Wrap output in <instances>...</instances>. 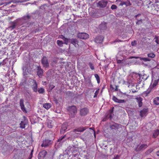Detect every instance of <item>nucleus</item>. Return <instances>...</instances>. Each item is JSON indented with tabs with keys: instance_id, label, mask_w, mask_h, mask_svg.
<instances>
[{
	"instance_id": "1",
	"label": "nucleus",
	"mask_w": 159,
	"mask_h": 159,
	"mask_svg": "<svg viewBox=\"0 0 159 159\" xmlns=\"http://www.w3.org/2000/svg\"><path fill=\"white\" fill-rule=\"evenodd\" d=\"M41 63L43 67L48 68L49 66V64L47 58L44 57L41 60Z\"/></svg>"
},
{
	"instance_id": "2",
	"label": "nucleus",
	"mask_w": 159,
	"mask_h": 159,
	"mask_svg": "<svg viewBox=\"0 0 159 159\" xmlns=\"http://www.w3.org/2000/svg\"><path fill=\"white\" fill-rule=\"evenodd\" d=\"M77 37L81 39H86L89 38V35L86 33H80L78 34Z\"/></svg>"
},
{
	"instance_id": "3",
	"label": "nucleus",
	"mask_w": 159,
	"mask_h": 159,
	"mask_svg": "<svg viewBox=\"0 0 159 159\" xmlns=\"http://www.w3.org/2000/svg\"><path fill=\"white\" fill-rule=\"evenodd\" d=\"M152 11H155L159 12V2H157L154 4H152L151 6Z\"/></svg>"
},
{
	"instance_id": "4",
	"label": "nucleus",
	"mask_w": 159,
	"mask_h": 159,
	"mask_svg": "<svg viewBox=\"0 0 159 159\" xmlns=\"http://www.w3.org/2000/svg\"><path fill=\"white\" fill-rule=\"evenodd\" d=\"M89 112V110L87 108H84L80 109V114L81 116H84L87 115Z\"/></svg>"
},
{
	"instance_id": "5",
	"label": "nucleus",
	"mask_w": 159,
	"mask_h": 159,
	"mask_svg": "<svg viewBox=\"0 0 159 159\" xmlns=\"http://www.w3.org/2000/svg\"><path fill=\"white\" fill-rule=\"evenodd\" d=\"M52 143V141L48 139H46L43 140V143L41 145L42 147H46L49 146Z\"/></svg>"
},
{
	"instance_id": "6",
	"label": "nucleus",
	"mask_w": 159,
	"mask_h": 159,
	"mask_svg": "<svg viewBox=\"0 0 159 159\" xmlns=\"http://www.w3.org/2000/svg\"><path fill=\"white\" fill-rule=\"evenodd\" d=\"M107 3V0H102L98 2V5L100 7H104L106 6Z\"/></svg>"
},
{
	"instance_id": "7",
	"label": "nucleus",
	"mask_w": 159,
	"mask_h": 159,
	"mask_svg": "<svg viewBox=\"0 0 159 159\" xmlns=\"http://www.w3.org/2000/svg\"><path fill=\"white\" fill-rule=\"evenodd\" d=\"M113 111L112 110H110L108 111L107 114L105 115V117L103 119V121H106L107 118L111 119L112 117V114H113Z\"/></svg>"
},
{
	"instance_id": "8",
	"label": "nucleus",
	"mask_w": 159,
	"mask_h": 159,
	"mask_svg": "<svg viewBox=\"0 0 159 159\" xmlns=\"http://www.w3.org/2000/svg\"><path fill=\"white\" fill-rule=\"evenodd\" d=\"M148 146V145L146 144L139 145L136 148V150L138 151L143 150L145 149Z\"/></svg>"
},
{
	"instance_id": "9",
	"label": "nucleus",
	"mask_w": 159,
	"mask_h": 159,
	"mask_svg": "<svg viewBox=\"0 0 159 159\" xmlns=\"http://www.w3.org/2000/svg\"><path fill=\"white\" fill-rule=\"evenodd\" d=\"M33 84L32 85V88L33 91L36 92L37 91L38 85L35 80H33L32 81Z\"/></svg>"
},
{
	"instance_id": "10",
	"label": "nucleus",
	"mask_w": 159,
	"mask_h": 159,
	"mask_svg": "<svg viewBox=\"0 0 159 159\" xmlns=\"http://www.w3.org/2000/svg\"><path fill=\"white\" fill-rule=\"evenodd\" d=\"M67 124L65 123L63 124L60 130V133L61 134H64L67 129Z\"/></svg>"
},
{
	"instance_id": "11",
	"label": "nucleus",
	"mask_w": 159,
	"mask_h": 159,
	"mask_svg": "<svg viewBox=\"0 0 159 159\" xmlns=\"http://www.w3.org/2000/svg\"><path fill=\"white\" fill-rule=\"evenodd\" d=\"M69 110L70 113H76L77 112V108L75 106H73L69 107Z\"/></svg>"
},
{
	"instance_id": "12",
	"label": "nucleus",
	"mask_w": 159,
	"mask_h": 159,
	"mask_svg": "<svg viewBox=\"0 0 159 159\" xmlns=\"http://www.w3.org/2000/svg\"><path fill=\"white\" fill-rule=\"evenodd\" d=\"M20 105L21 107V110L25 112H27L26 110L24 104V100L23 99H20Z\"/></svg>"
},
{
	"instance_id": "13",
	"label": "nucleus",
	"mask_w": 159,
	"mask_h": 159,
	"mask_svg": "<svg viewBox=\"0 0 159 159\" xmlns=\"http://www.w3.org/2000/svg\"><path fill=\"white\" fill-rule=\"evenodd\" d=\"M121 127V125L115 123L110 126V128L112 129L116 130L119 129Z\"/></svg>"
},
{
	"instance_id": "14",
	"label": "nucleus",
	"mask_w": 159,
	"mask_h": 159,
	"mask_svg": "<svg viewBox=\"0 0 159 159\" xmlns=\"http://www.w3.org/2000/svg\"><path fill=\"white\" fill-rule=\"evenodd\" d=\"M37 75L39 77H41L43 73V70L40 66H38L37 68Z\"/></svg>"
},
{
	"instance_id": "15",
	"label": "nucleus",
	"mask_w": 159,
	"mask_h": 159,
	"mask_svg": "<svg viewBox=\"0 0 159 159\" xmlns=\"http://www.w3.org/2000/svg\"><path fill=\"white\" fill-rule=\"evenodd\" d=\"M103 39L102 36H97L95 39V42L97 43H101L102 42Z\"/></svg>"
},
{
	"instance_id": "16",
	"label": "nucleus",
	"mask_w": 159,
	"mask_h": 159,
	"mask_svg": "<svg viewBox=\"0 0 159 159\" xmlns=\"http://www.w3.org/2000/svg\"><path fill=\"white\" fill-rule=\"evenodd\" d=\"M86 129V128L85 127H80L77 129H73V131L74 132H83Z\"/></svg>"
},
{
	"instance_id": "17",
	"label": "nucleus",
	"mask_w": 159,
	"mask_h": 159,
	"mask_svg": "<svg viewBox=\"0 0 159 159\" xmlns=\"http://www.w3.org/2000/svg\"><path fill=\"white\" fill-rule=\"evenodd\" d=\"M113 99L115 102L118 103H122L126 102L125 100L118 99L115 96L113 97Z\"/></svg>"
},
{
	"instance_id": "18",
	"label": "nucleus",
	"mask_w": 159,
	"mask_h": 159,
	"mask_svg": "<svg viewBox=\"0 0 159 159\" xmlns=\"http://www.w3.org/2000/svg\"><path fill=\"white\" fill-rule=\"evenodd\" d=\"M141 14H139L135 16V17L136 18V19L138 20L136 22V24L137 25H139L142 23V19H139L138 18V17L141 16Z\"/></svg>"
},
{
	"instance_id": "19",
	"label": "nucleus",
	"mask_w": 159,
	"mask_h": 159,
	"mask_svg": "<svg viewBox=\"0 0 159 159\" xmlns=\"http://www.w3.org/2000/svg\"><path fill=\"white\" fill-rule=\"evenodd\" d=\"M71 43L75 46V47L79 46L78 41L76 39H72L71 40Z\"/></svg>"
},
{
	"instance_id": "20",
	"label": "nucleus",
	"mask_w": 159,
	"mask_h": 159,
	"mask_svg": "<svg viewBox=\"0 0 159 159\" xmlns=\"http://www.w3.org/2000/svg\"><path fill=\"white\" fill-rule=\"evenodd\" d=\"M137 102H138L139 106V107H142V98L141 97H137L135 98Z\"/></svg>"
},
{
	"instance_id": "21",
	"label": "nucleus",
	"mask_w": 159,
	"mask_h": 159,
	"mask_svg": "<svg viewBox=\"0 0 159 159\" xmlns=\"http://www.w3.org/2000/svg\"><path fill=\"white\" fill-rule=\"evenodd\" d=\"M27 120H24V121H21L20 124V127L21 128H25V125L27 124Z\"/></svg>"
},
{
	"instance_id": "22",
	"label": "nucleus",
	"mask_w": 159,
	"mask_h": 159,
	"mask_svg": "<svg viewBox=\"0 0 159 159\" xmlns=\"http://www.w3.org/2000/svg\"><path fill=\"white\" fill-rule=\"evenodd\" d=\"M148 110L147 109H144L140 111V116L141 117H143L146 116Z\"/></svg>"
},
{
	"instance_id": "23",
	"label": "nucleus",
	"mask_w": 159,
	"mask_h": 159,
	"mask_svg": "<svg viewBox=\"0 0 159 159\" xmlns=\"http://www.w3.org/2000/svg\"><path fill=\"white\" fill-rule=\"evenodd\" d=\"M17 24V22L16 21H14L13 22H11V26H10L9 28H11L12 29H15L16 26Z\"/></svg>"
},
{
	"instance_id": "24",
	"label": "nucleus",
	"mask_w": 159,
	"mask_h": 159,
	"mask_svg": "<svg viewBox=\"0 0 159 159\" xmlns=\"http://www.w3.org/2000/svg\"><path fill=\"white\" fill-rule=\"evenodd\" d=\"M51 104L49 103H44L43 104V107L47 110L51 108Z\"/></svg>"
},
{
	"instance_id": "25",
	"label": "nucleus",
	"mask_w": 159,
	"mask_h": 159,
	"mask_svg": "<svg viewBox=\"0 0 159 159\" xmlns=\"http://www.w3.org/2000/svg\"><path fill=\"white\" fill-rule=\"evenodd\" d=\"M47 152L44 150L40 152L39 155V156L42 157H44L47 154Z\"/></svg>"
},
{
	"instance_id": "26",
	"label": "nucleus",
	"mask_w": 159,
	"mask_h": 159,
	"mask_svg": "<svg viewBox=\"0 0 159 159\" xmlns=\"http://www.w3.org/2000/svg\"><path fill=\"white\" fill-rule=\"evenodd\" d=\"M152 88H151V87L149 86V88L148 89L147 91H145L144 93V94H145L146 96H147L148 94H149L150 92L152 91Z\"/></svg>"
},
{
	"instance_id": "27",
	"label": "nucleus",
	"mask_w": 159,
	"mask_h": 159,
	"mask_svg": "<svg viewBox=\"0 0 159 159\" xmlns=\"http://www.w3.org/2000/svg\"><path fill=\"white\" fill-rule=\"evenodd\" d=\"M100 28L102 30H105L107 28L106 23L105 22L102 23L99 25Z\"/></svg>"
},
{
	"instance_id": "28",
	"label": "nucleus",
	"mask_w": 159,
	"mask_h": 159,
	"mask_svg": "<svg viewBox=\"0 0 159 159\" xmlns=\"http://www.w3.org/2000/svg\"><path fill=\"white\" fill-rule=\"evenodd\" d=\"M154 103L156 105H159V97H157L153 99Z\"/></svg>"
},
{
	"instance_id": "29",
	"label": "nucleus",
	"mask_w": 159,
	"mask_h": 159,
	"mask_svg": "<svg viewBox=\"0 0 159 159\" xmlns=\"http://www.w3.org/2000/svg\"><path fill=\"white\" fill-rule=\"evenodd\" d=\"M159 134V130H156L154 131L153 133V136L154 138H156Z\"/></svg>"
},
{
	"instance_id": "30",
	"label": "nucleus",
	"mask_w": 159,
	"mask_h": 159,
	"mask_svg": "<svg viewBox=\"0 0 159 159\" xmlns=\"http://www.w3.org/2000/svg\"><path fill=\"white\" fill-rule=\"evenodd\" d=\"M158 83V79H157V80H155L152 84V85H151L150 86L151 87L152 89L154 88L156 86V85Z\"/></svg>"
},
{
	"instance_id": "31",
	"label": "nucleus",
	"mask_w": 159,
	"mask_h": 159,
	"mask_svg": "<svg viewBox=\"0 0 159 159\" xmlns=\"http://www.w3.org/2000/svg\"><path fill=\"white\" fill-rule=\"evenodd\" d=\"M133 58H139L141 60H143L144 61H149L150 60L147 58H142L141 57H133Z\"/></svg>"
},
{
	"instance_id": "32",
	"label": "nucleus",
	"mask_w": 159,
	"mask_h": 159,
	"mask_svg": "<svg viewBox=\"0 0 159 159\" xmlns=\"http://www.w3.org/2000/svg\"><path fill=\"white\" fill-rule=\"evenodd\" d=\"M57 43L60 47H62L64 43L62 41L60 40H57Z\"/></svg>"
},
{
	"instance_id": "33",
	"label": "nucleus",
	"mask_w": 159,
	"mask_h": 159,
	"mask_svg": "<svg viewBox=\"0 0 159 159\" xmlns=\"http://www.w3.org/2000/svg\"><path fill=\"white\" fill-rule=\"evenodd\" d=\"M117 63H122L123 66H125L126 65V62H125V60H117Z\"/></svg>"
},
{
	"instance_id": "34",
	"label": "nucleus",
	"mask_w": 159,
	"mask_h": 159,
	"mask_svg": "<svg viewBox=\"0 0 159 159\" xmlns=\"http://www.w3.org/2000/svg\"><path fill=\"white\" fill-rule=\"evenodd\" d=\"M65 137H66V135H64V136H61L58 140V142H64V141H66V139L63 140H62L64 138H65Z\"/></svg>"
},
{
	"instance_id": "35",
	"label": "nucleus",
	"mask_w": 159,
	"mask_h": 159,
	"mask_svg": "<svg viewBox=\"0 0 159 159\" xmlns=\"http://www.w3.org/2000/svg\"><path fill=\"white\" fill-rule=\"evenodd\" d=\"M52 122L51 121H49L48 122V126L50 128H52L54 125Z\"/></svg>"
},
{
	"instance_id": "36",
	"label": "nucleus",
	"mask_w": 159,
	"mask_h": 159,
	"mask_svg": "<svg viewBox=\"0 0 159 159\" xmlns=\"http://www.w3.org/2000/svg\"><path fill=\"white\" fill-rule=\"evenodd\" d=\"M148 56L151 58H153L155 57V55L153 53H151L148 54Z\"/></svg>"
},
{
	"instance_id": "37",
	"label": "nucleus",
	"mask_w": 159,
	"mask_h": 159,
	"mask_svg": "<svg viewBox=\"0 0 159 159\" xmlns=\"http://www.w3.org/2000/svg\"><path fill=\"white\" fill-rule=\"evenodd\" d=\"M94 76L95 78H96L97 80V82L98 83H99L100 82V78L98 75L96 74L94 75Z\"/></svg>"
},
{
	"instance_id": "38",
	"label": "nucleus",
	"mask_w": 159,
	"mask_h": 159,
	"mask_svg": "<svg viewBox=\"0 0 159 159\" xmlns=\"http://www.w3.org/2000/svg\"><path fill=\"white\" fill-rule=\"evenodd\" d=\"M38 92L39 93H43L44 92V89L43 88H40L39 89Z\"/></svg>"
},
{
	"instance_id": "39",
	"label": "nucleus",
	"mask_w": 159,
	"mask_h": 159,
	"mask_svg": "<svg viewBox=\"0 0 159 159\" xmlns=\"http://www.w3.org/2000/svg\"><path fill=\"white\" fill-rule=\"evenodd\" d=\"M63 40L64 41V43H63L64 44L67 45L68 43L69 42V39H68L67 38H66L65 37L63 39Z\"/></svg>"
},
{
	"instance_id": "40",
	"label": "nucleus",
	"mask_w": 159,
	"mask_h": 159,
	"mask_svg": "<svg viewBox=\"0 0 159 159\" xmlns=\"http://www.w3.org/2000/svg\"><path fill=\"white\" fill-rule=\"evenodd\" d=\"M89 66L90 67V68L92 70H94V66L93 65L92 63H89Z\"/></svg>"
},
{
	"instance_id": "41",
	"label": "nucleus",
	"mask_w": 159,
	"mask_h": 159,
	"mask_svg": "<svg viewBox=\"0 0 159 159\" xmlns=\"http://www.w3.org/2000/svg\"><path fill=\"white\" fill-rule=\"evenodd\" d=\"M99 89L97 90L96 91V92H95V93H94V98H95V97H97V95H98V94L99 93Z\"/></svg>"
},
{
	"instance_id": "42",
	"label": "nucleus",
	"mask_w": 159,
	"mask_h": 159,
	"mask_svg": "<svg viewBox=\"0 0 159 159\" xmlns=\"http://www.w3.org/2000/svg\"><path fill=\"white\" fill-rule=\"evenodd\" d=\"M30 18V16L29 15H28L26 16H25L23 17V19L25 20H27L29 19Z\"/></svg>"
},
{
	"instance_id": "43",
	"label": "nucleus",
	"mask_w": 159,
	"mask_h": 159,
	"mask_svg": "<svg viewBox=\"0 0 159 159\" xmlns=\"http://www.w3.org/2000/svg\"><path fill=\"white\" fill-rule=\"evenodd\" d=\"M131 44L132 46H135L137 44L136 41H134L133 42H132L131 43Z\"/></svg>"
},
{
	"instance_id": "44",
	"label": "nucleus",
	"mask_w": 159,
	"mask_h": 159,
	"mask_svg": "<svg viewBox=\"0 0 159 159\" xmlns=\"http://www.w3.org/2000/svg\"><path fill=\"white\" fill-rule=\"evenodd\" d=\"M117 8V6L115 5H113L111 6V8L112 9H116Z\"/></svg>"
},
{
	"instance_id": "45",
	"label": "nucleus",
	"mask_w": 159,
	"mask_h": 159,
	"mask_svg": "<svg viewBox=\"0 0 159 159\" xmlns=\"http://www.w3.org/2000/svg\"><path fill=\"white\" fill-rule=\"evenodd\" d=\"M55 86L53 85H50L49 86V89L52 90V89H53L55 87Z\"/></svg>"
},
{
	"instance_id": "46",
	"label": "nucleus",
	"mask_w": 159,
	"mask_h": 159,
	"mask_svg": "<svg viewBox=\"0 0 159 159\" xmlns=\"http://www.w3.org/2000/svg\"><path fill=\"white\" fill-rule=\"evenodd\" d=\"M63 35H61L59 36V38L60 39H63L65 38Z\"/></svg>"
},
{
	"instance_id": "47",
	"label": "nucleus",
	"mask_w": 159,
	"mask_h": 159,
	"mask_svg": "<svg viewBox=\"0 0 159 159\" xmlns=\"http://www.w3.org/2000/svg\"><path fill=\"white\" fill-rule=\"evenodd\" d=\"M119 156H118V155H116V157H115L113 159H119Z\"/></svg>"
},
{
	"instance_id": "48",
	"label": "nucleus",
	"mask_w": 159,
	"mask_h": 159,
	"mask_svg": "<svg viewBox=\"0 0 159 159\" xmlns=\"http://www.w3.org/2000/svg\"><path fill=\"white\" fill-rule=\"evenodd\" d=\"M126 3L124 2H122L120 4V5L121 6H123L124 5L126 4Z\"/></svg>"
},
{
	"instance_id": "49",
	"label": "nucleus",
	"mask_w": 159,
	"mask_h": 159,
	"mask_svg": "<svg viewBox=\"0 0 159 159\" xmlns=\"http://www.w3.org/2000/svg\"><path fill=\"white\" fill-rule=\"evenodd\" d=\"M156 154L158 156H159V151L157 152Z\"/></svg>"
},
{
	"instance_id": "50",
	"label": "nucleus",
	"mask_w": 159,
	"mask_h": 159,
	"mask_svg": "<svg viewBox=\"0 0 159 159\" xmlns=\"http://www.w3.org/2000/svg\"><path fill=\"white\" fill-rule=\"evenodd\" d=\"M33 151V150H32V151H31V157H30V158L29 159H31V158L32 157V152Z\"/></svg>"
},
{
	"instance_id": "51",
	"label": "nucleus",
	"mask_w": 159,
	"mask_h": 159,
	"mask_svg": "<svg viewBox=\"0 0 159 159\" xmlns=\"http://www.w3.org/2000/svg\"><path fill=\"white\" fill-rule=\"evenodd\" d=\"M136 92V91H134V90H132V92L133 93H135Z\"/></svg>"
},
{
	"instance_id": "52",
	"label": "nucleus",
	"mask_w": 159,
	"mask_h": 159,
	"mask_svg": "<svg viewBox=\"0 0 159 159\" xmlns=\"http://www.w3.org/2000/svg\"><path fill=\"white\" fill-rule=\"evenodd\" d=\"M88 82H89V84H90L91 83V80H89Z\"/></svg>"
},
{
	"instance_id": "53",
	"label": "nucleus",
	"mask_w": 159,
	"mask_h": 159,
	"mask_svg": "<svg viewBox=\"0 0 159 159\" xmlns=\"http://www.w3.org/2000/svg\"><path fill=\"white\" fill-rule=\"evenodd\" d=\"M80 43H83V41H81V40L80 41Z\"/></svg>"
},
{
	"instance_id": "54",
	"label": "nucleus",
	"mask_w": 159,
	"mask_h": 159,
	"mask_svg": "<svg viewBox=\"0 0 159 159\" xmlns=\"http://www.w3.org/2000/svg\"><path fill=\"white\" fill-rule=\"evenodd\" d=\"M115 90H116V91H117V86H116V89H115Z\"/></svg>"
}]
</instances>
